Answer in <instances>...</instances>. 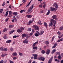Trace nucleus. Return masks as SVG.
Masks as SVG:
<instances>
[{
	"instance_id": "obj_59",
	"label": "nucleus",
	"mask_w": 63,
	"mask_h": 63,
	"mask_svg": "<svg viewBox=\"0 0 63 63\" xmlns=\"http://www.w3.org/2000/svg\"><path fill=\"white\" fill-rule=\"evenodd\" d=\"M60 40V41L61 42V41H62L63 40V38H62V39H61Z\"/></svg>"
},
{
	"instance_id": "obj_57",
	"label": "nucleus",
	"mask_w": 63,
	"mask_h": 63,
	"mask_svg": "<svg viewBox=\"0 0 63 63\" xmlns=\"http://www.w3.org/2000/svg\"><path fill=\"white\" fill-rule=\"evenodd\" d=\"M9 62H10V63H14V62L11 61V60H10L9 61Z\"/></svg>"
},
{
	"instance_id": "obj_22",
	"label": "nucleus",
	"mask_w": 63,
	"mask_h": 63,
	"mask_svg": "<svg viewBox=\"0 0 63 63\" xmlns=\"http://www.w3.org/2000/svg\"><path fill=\"white\" fill-rule=\"evenodd\" d=\"M55 51H56V50H55V49H53L51 52L52 54H53V53H54V52H55Z\"/></svg>"
},
{
	"instance_id": "obj_21",
	"label": "nucleus",
	"mask_w": 63,
	"mask_h": 63,
	"mask_svg": "<svg viewBox=\"0 0 63 63\" xmlns=\"http://www.w3.org/2000/svg\"><path fill=\"white\" fill-rule=\"evenodd\" d=\"M12 55L13 56H16L17 55V54L16 52L13 53L12 54Z\"/></svg>"
},
{
	"instance_id": "obj_17",
	"label": "nucleus",
	"mask_w": 63,
	"mask_h": 63,
	"mask_svg": "<svg viewBox=\"0 0 63 63\" xmlns=\"http://www.w3.org/2000/svg\"><path fill=\"white\" fill-rule=\"evenodd\" d=\"M13 14L14 16H16L17 15V12H14Z\"/></svg>"
},
{
	"instance_id": "obj_43",
	"label": "nucleus",
	"mask_w": 63,
	"mask_h": 63,
	"mask_svg": "<svg viewBox=\"0 0 63 63\" xmlns=\"http://www.w3.org/2000/svg\"><path fill=\"white\" fill-rule=\"evenodd\" d=\"M34 35H35V37H37V36H38V34L37 33H35L34 34Z\"/></svg>"
},
{
	"instance_id": "obj_32",
	"label": "nucleus",
	"mask_w": 63,
	"mask_h": 63,
	"mask_svg": "<svg viewBox=\"0 0 63 63\" xmlns=\"http://www.w3.org/2000/svg\"><path fill=\"white\" fill-rule=\"evenodd\" d=\"M45 44H46V45H48V44H49V42L48 41H46L45 42Z\"/></svg>"
},
{
	"instance_id": "obj_53",
	"label": "nucleus",
	"mask_w": 63,
	"mask_h": 63,
	"mask_svg": "<svg viewBox=\"0 0 63 63\" xmlns=\"http://www.w3.org/2000/svg\"><path fill=\"white\" fill-rule=\"evenodd\" d=\"M57 43H55V44L54 45V46H55V47H56V46H57Z\"/></svg>"
},
{
	"instance_id": "obj_27",
	"label": "nucleus",
	"mask_w": 63,
	"mask_h": 63,
	"mask_svg": "<svg viewBox=\"0 0 63 63\" xmlns=\"http://www.w3.org/2000/svg\"><path fill=\"white\" fill-rule=\"evenodd\" d=\"M50 14V10H49L48 11V12L46 14L47 15H48L49 14Z\"/></svg>"
},
{
	"instance_id": "obj_20",
	"label": "nucleus",
	"mask_w": 63,
	"mask_h": 63,
	"mask_svg": "<svg viewBox=\"0 0 63 63\" xmlns=\"http://www.w3.org/2000/svg\"><path fill=\"white\" fill-rule=\"evenodd\" d=\"M26 11V10H21L20 11V12L21 13H23V12H25Z\"/></svg>"
},
{
	"instance_id": "obj_46",
	"label": "nucleus",
	"mask_w": 63,
	"mask_h": 63,
	"mask_svg": "<svg viewBox=\"0 0 63 63\" xmlns=\"http://www.w3.org/2000/svg\"><path fill=\"white\" fill-rule=\"evenodd\" d=\"M6 31H7V30L6 29V28H5L4 29L3 32H6Z\"/></svg>"
},
{
	"instance_id": "obj_61",
	"label": "nucleus",
	"mask_w": 63,
	"mask_h": 63,
	"mask_svg": "<svg viewBox=\"0 0 63 63\" xmlns=\"http://www.w3.org/2000/svg\"><path fill=\"white\" fill-rule=\"evenodd\" d=\"M8 19H9L8 18L6 19H5V21H6V22H7V21H8Z\"/></svg>"
},
{
	"instance_id": "obj_55",
	"label": "nucleus",
	"mask_w": 63,
	"mask_h": 63,
	"mask_svg": "<svg viewBox=\"0 0 63 63\" xmlns=\"http://www.w3.org/2000/svg\"><path fill=\"white\" fill-rule=\"evenodd\" d=\"M4 62L3 60H1L0 61V63H3Z\"/></svg>"
},
{
	"instance_id": "obj_41",
	"label": "nucleus",
	"mask_w": 63,
	"mask_h": 63,
	"mask_svg": "<svg viewBox=\"0 0 63 63\" xmlns=\"http://www.w3.org/2000/svg\"><path fill=\"white\" fill-rule=\"evenodd\" d=\"M13 48L12 47H11L10 48V51H12L13 50Z\"/></svg>"
},
{
	"instance_id": "obj_54",
	"label": "nucleus",
	"mask_w": 63,
	"mask_h": 63,
	"mask_svg": "<svg viewBox=\"0 0 63 63\" xmlns=\"http://www.w3.org/2000/svg\"><path fill=\"white\" fill-rule=\"evenodd\" d=\"M26 1V0H22V2L23 3H24V2H25Z\"/></svg>"
},
{
	"instance_id": "obj_48",
	"label": "nucleus",
	"mask_w": 63,
	"mask_h": 63,
	"mask_svg": "<svg viewBox=\"0 0 63 63\" xmlns=\"http://www.w3.org/2000/svg\"><path fill=\"white\" fill-rule=\"evenodd\" d=\"M57 34H58V35H60L61 34L60 33V32L59 31L58 32H57Z\"/></svg>"
},
{
	"instance_id": "obj_49",
	"label": "nucleus",
	"mask_w": 63,
	"mask_h": 63,
	"mask_svg": "<svg viewBox=\"0 0 63 63\" xmlns=\"http://www.w3.org/2000/svg\"><path fill=\"white\" fill-rule=\"evenodd\" d=\"M53 57H51L50 59L49 60H51V61H52V59H53Z\"/></svg>"
},
{
	"instance_id": "obj_35",
	"label": "nucleus",
	"mask_w": 63,
	"mask_h": 63,
	"mask_svg": "<svg viewBox=\"0 0 63 63\" xmlns=\"http://www.w3.org/2000/svg\"><path fill=\"white\" fill-rule=\"evenodd\" d=\"M58 58L59 59H60L61 58V57L60 55H59V56L58 57Z\"/></svg>"
},
{
	"instance_id": "obj_34",
	"label": "nucleus",
	"mask_w": 63,
	"mask_h": 63,
	"mask_svg": "<svg viewBox=\"0 0 63 63\" xmlns=\"http://www.w3.org/2000/svg\"><path fill=\"white\" fill-rule=\"evenodd\" d=\"M6 55H7V54H3L1 55V57H4V56H6Z\"/></svg>"
},
{
	"instance_id": "obj_36",
	"label": "nucleus",
	"mask_w": 63,
	"mask_h": 63,
	"mask_svg": "<svg viewBox=\"0 0 63 63\" xmlns=\"http://www.w3.org/2000/svg\"><path fill=\"white\" fill-rule=\"evenodd\" d=\"M33 34V33H30L29 34V37H30L31 36H32V35Z\"/></svg>"
},
{
	"instance_id": "obj_18",
	"label": "nucleus",
	"mask_w": 63,
	"mask_h": 63,
	"mask_svg": "<svg viewBox=\"0 0 63 63\" xmlns=\"http://www.w3.org/2000/svg\"><path fill=\"white\" fill-rule=\"evenodd\" d=\"M37 23L38 24H39L40 25H42V22H41V21L40 20L38 21L37 22Z\"/></svg>"
},
{
	"instance_id": "obj_39",
	"label": "nucleus",
	"mask_w": 63,
	"mask_h": 63,
	"mask_svg": "<svg viewBox=\"0 0 63 63\" xmlns=\"http://www.w3.org/2000/svg\"><path fill=\"white\" fill-rule=\"evenodd\" d=\"M0 12L1 13H2V12H3V9H0Z\"/></svg>"
},
{
	"instance_id": "obj_29",
	"label": "nucleus",
	"mask_w": 63,
	"mask_h": 63,
	"mask_svg": "<svg viewBox=\"0 0 63 63\" xmlns=\"http://www.w3.org/2000/svg\"><path fill=\"white\" fill-rule=\"evenodd\" d=\"M60 52H56V55H60Z\"/></svg>"
},
{
	"instance_id": "obj_6",
	"label": "nucleus",
	"mask_w": 63,
	"mask_h": 63,
	"mask_svg": "<svg viewBox=\"0 0 63 63\" xmlns=\"http://www.w3.org/2000/svg\"><path fill=\"white\" fill-rule=\"evenodd\" d=\"M52 17L53 19H55L56 20H57L58 19L57 18V16L56 15L53 16H52Z\"/></svg>"
},
{
	"instance_id": "obj_24",
	"label": "nucleus",
	"mask_w": 63,
	"mask_h": 63,
	"mask_svg": "<svg viewBox=\"0 0 63 63\" xmlns=\"http://www.w3.org/2000/svg\"><path fill=\"white\" fill-rule=\"evenodd\" d=\"M11 40H8V41H6V43H11Z\"/></svg>"
},
{
	"instance_id": "obj_14",
	"label": "nucleus",
	"mask_w": 63,
	"mask_h": 63,
	"mask_svg": "<svg viewBox=\"0 0 63 63\" xmlns=\"http://www.w3.org/2000/svg\"><path fill=\"white\" fill-rule=\"evenodd\" d=\"M53 25V24L52 22H50L49 24V26L50 27V26H51Z\"/></svg>"
},
{
	"instance_id": "obj_25",
	"label": "nucleus",
	"mask_w": 63,
	"mask_h": 63,
	"mask_svg": "<svg viewBox=\"0 0 63 63\" xmlns=\"http://www.w3.org/2000/svg\"><path fill=\"white\" fill-rule=\"evenodd\" d=\"M38 48V47H33V49H36V50H37V49Z\"/></svg>"
},
{
	"instance_id": "obj_8",
	"label": "nucleus",
	"mask_w": 63,
	"mask_h": 63,
	"mask_svg": "<svg viewBox=\"0 0 63 63\" xmlns=\"http://www.w3.org/2000/svg\"><path fill=\"white\" fill-rule=\"evenodd\" d=\"M50 11H55V8L54 7H51L50 8Z\"/></svg>"
},
{
	"instance_id": "obj_40",
	"label": "nucleus",
	"mask_w": 63,
	"mask_h": 63,
	"mask_svg": "<svg viewBox=\"0 0 63 63\" xmlns=\"http://www.w3.org/2000/svg\"><path fill=\"white\" fill-rule=\"evenodd\" d=\"M14 20H15V22H17V20L16 19V18H14Z\"/></svg>"
},
{
	"instance_id": "obj_1",
	"label": "nucleus",
	"mask_w": 63,
	"mask_h": 63,
	"mask_svg": "<svg viewBox=\"0 0 63 63\" xmlns=\"http://www.w3.org/2000/svg\"><path fill=\"white\" fill-rule=\"evenodd\" d=\"M53 6L55 7V10L54 11V12H56V11L58 9V4H57L56 3H55L54 4H53Z\"/></svg>"
},
{
	"instance_id": "obj_37",
	"label": "nucleus",
	"mask_w": 63,
	"mask_h": 63,
	"mask_svg": "<svg viewBox=\"0 0 63 63\" xmlns=\"http://www.w3.org/2000/svg\"><path fill=\"white\" fill-rule=\"evenodd\" d=\"M4 49H3V47H1L0 48V50H1L2 51H4Z\"/></svg>"
},
{
	"instance_id": "obj_5",
	"label": "nucleus",
	"mask_w": 63,
	"mask_h": 63,
	"mask_svg": "<svg viewBox=\"0 0 63 63\" xmlns=\"http://www.w3.org/2000/svg\"><path fill=\"white\" fill-rule=\"evenodd\" d=\"M38 60H42V61H44L45 59V58L44 57H41L40 58H38Z\"/></svg>"
},
{
	"instance_id": "obj_62",
	"label": "nucleus",
	"mask_w": 63,
	"mask_h": 63,
	"mask_svg": "<svg viewBox=\"0 0 63 63\" xmlns=\"http://www.w3.org/2000/svg\"><path fill=\"white\" fill-rule=\"evenodd\" d=\"M29 22L30 23V24L31 23H31H32V22L31 20L29 21Z\"/></svg>"
},
{
	"instance_id": "obj_31",
	"label": "nucleus",
	"mask_w": 63,
	"mask_h": 63,
	"mask_svg": "<svg viewBox=\"0 0 63 63\" xmlns=\"http://www.w3.org/2000/svg\"><path fill=\"white\" fill-rule=\"evenodd\" d=\"M19 55H20V56H23V54L19 52Z\"/></svg>"
},
{
	"instance_id": "obj_52",
	"label": "nucleus",
	"mask_w": 63,
	"mask_h": 63,
	"mask_svg": "<svg viewBox=\"0 0 63 63\" xmlns=\"http://www.w3.org/2000/svg\"><path fill=\"white\" fill-rule=\"evenodd\" d=\"M36 44H35V43H33L32 45V47H35V46H36Z\"/></svg>"
},
{
	"instance_id": "obj_23",
	"label": "nucleus",
	"mask_w": 63,
	"mask_h": 63,
	"mask_svg": "<svg viewBox=\"0 0 63 63\" xmlns=\"http://www.w3.org/2000/svg\"><path fill=\"white\" fill-rule=\"evenodd\" d=\"M41 52L42 54H45L46 53V51L44 50H42L41 51Z\"/></svg>"
},
{
	"instance_id": "obj_58",
	"label": "nucleus",
	"mask_w": 63,
	"mask_h": 63,
	"mask_svg": "<svg viewBox=\"0 0 63 63\" xmlns=\"http://www.w3.org/2000/svg\"><path fill=\"white\" fill-rule=\"evenodd\" d=\"M35 51H36V50H33L32 52V53H34V52H35Z\"/></svg>"
},
{
	"instance_id": "obj_38",
	"label": "nucleus",
	"mask_w": 63,
	"mask_h": 63,
	"mask_svg": "<svg viewBox=\"0 0 63 63\" xmlns=\"http://www.w3.org/2000/svg\"><path fill=\"white\" fill-rule=\"evenodd\" d=\"M4 51H6L8 50V49L6 48H4Z\"/></svg>"
},
{
	"instance_id": "obj_28",
	"label": "nucleus",
	"mask_w": 63,
	"mask_h": 63,
	"mask_svg": "<svg viewBox=\"0 0 63 63\" xmlns=\"http://www.w3.org/2000/svg\"><path fill=\"white\" fill-rule=\"evenodd\" d=\"M44 31H42L40 33V35H43V34H44Z\"/></svg>"
},
{
	"instance_id": "obj_60",
	"label": "nucleus",
	"mask_w": 63,
	"mask_h": 63,
	"mask_svg": "<svg viewBox=\"0 0 63 63\" xmlns=\"http://www.w3.org/2000/svg\"><path fill=\"white\" fill-rule=\"evenodd\" d=\"M46 4H45L43 5V7H44V8H45V7H46Z\"/></svg>"
},
{
	"instance_id": "obj_4",
	"label": "nucleus",
	"mask_w": 63,
	"mask_h": 63,
	"mask_svg": "<svg viewBox=\"0 0 63 63\" xmlns=\"http://www.w3.org/2000/svg\"><path fill=\"white\" fill-rule=\"evenodd\" d=\"M32 55L34 57V60H36L37 59V57H38V55L37 54H32Z\"/></svg>"
},
{
	"instance_id": "obj_47",
	"label": "nucleus",
	"mask_w": 63,
	"mask_h": 63,
	"mask_svg": "<svg viewBox=\"0 0 63 63\" xmlns=\"http://www.w3.org/2000/svg\"><path fill=\"white\" fill-rule=\"evenodd\" d=\"M5 3L4 2L2 4V6H5Z\"/></svg>"
},
{
	"instance_id": "obj_11",
	"label": "nucleus",
	"mask_w": 63,
	"mask_h": 63,
	"mask_svg": "<svg viewBox=\"0 0 63 63\" xmlns=\"http://www.w3.org/2000/svg\"><path fill=\"white\" fill-rule=\"evenodd\" d=\"M26 37V34L25 33H24L22 35V37L23 38Z\"/></svg>"
},
{
	"instance_id": "obj_3",
	"label": "nucleus",
	"mask_w": 63,
	"mask_h": 63,
	"mask_svg": "<svg viewBox=\"0 0 63 63\" xmlns=\"http://www.w3.org/2000/svg\"><path fill=\"white\" fill-rule=\"evenodd\" d=\"M33 27V28H35L34 29L35 30H39L40 29V28L39 27H38L36 25H34Z\"/></svg>"
},
{
	"instance_id": "obj_50",
	"label": "nucleus",
	"mask_w": 63,
	"mask_h": 63,
	"mask_svg": "<svg viewBox=\"0 0 63 63\" xmlns=\"http://www.w3.org/2000/svg\"><path fill=\"white\" fill-rule=\"evenodd\" d=\"M39 6L40 8H42V7H43V5H42V4L40 5Z\"/></svg>"
},
{
	"instance_id": "obj_9",
	"label": "nucleus",
	"mask_w": 63,
	"mask_h": 63,
	"mask_svg": "<svg viewBox=\"0 0 63 63\" xmlns=\"http://www.w3.org/2000/svg\"><path fill=\"white\" fill-rule=\"evenodd\" d=\"M50 52V50L48 49H47L46 52V54H47V55H48V54H49Z\"/></svg>"
},
{
	"instance_id": "obj_16",
	"label": "nucleus",
	"mask_w": 63,
	"mask_h": 63,
	"mask_svg": "<svg viewBox=\"0 0 63 63\" xmlns=\"http://www.w3.org/2000/svg\"><path fill=\"white\" fill-rule=\"evenodd\" d=\"M32 16L31 15H28L26 16L27 17H28V18H31Z\"/></svg>"
},
{
	"instance_id": "obj_51",
	"label": "nucleus",
	"mask_w": 63,
	"mask_h": 63,
	"mask_svg": "<svg viewBox=\"0 0 63 63\" xmlns=\"http://www.w3.org/2000/svg\"><path fill=\"white\" fill-rule=\"evenodd\" d=\"M51 61L49 60L48 61V63H51Z\"/></svg>"
},
{
	"instance_id": "obj_2",
	"label": "nucleus",
	"mask_w": 63,
	"mask_h": 63,
	"mask_svg": "<svg viewBox=\"0 0 63 63\" xmlns=\"http://www.w3.org/2000/svg\"><path fill=\"white\" fill-rule=\"evenodd\" d=\"M34 7V4H33L32 5V6L28 10V11L27 12L28 14H29V13H31V10H32V9Z\"/></svg>"
},
{
	"instance_id": "obj_45",
	"label": "nucleus",
	"mask_w": 63,
	"mask_h": 63,
	"mask_svg": "<svg viewBox=\"0 0 63 63\" xmlns=\"http://www.w3.org/2000/svg\"><path fill=\"white\" fill-rule=\"evenodd\" d=\"M18 36H16V35H15L13 37L14 38H16L17 37H18Z\"/></svg>"
},
{
	"instance_id": "obj_64",
	"label": "nucleus",
	"mask_w": 63,
	"mask_h": 63,
	"mask_svg": "<svg viewBox=\"0 0 63 63\" xmlns=\"http://www.w3.org/2000/svg\"><path fill=\"white\" fill-rule=\"evenodd\" d=\"M61 63H63V59L61 61Z\"/></svg>"
},
{
	"instance_id": "obj_30",
	"label": "nucleus",
	"mask_w": 63,
	"mask_h": 63,
	"mask_svg": "<svg viewBox=\"0 0 63 63\" xmlns=\"http://www.w3.org/2000/svg\"><path fill=\"white\" fill-rule=\"evenodd\" d=\"M8 37H7V36L6 35H5L3 36V38L4 39H7Z\"/></svg>"
},
{
	"instance_id": "obj_12",
	"label": "nucleus",
	"mask_w": 63,
	"mask_h": 63,
	"mask_svg": "<svg viewBox=\"0 0 63 63\" xmlns=\"http://www.w3.org/2000/svg\"><path fill=\"white\" fill-rule=\"evenodd\" d=\"M44 25L45 26H46V28H47V24L46 23V22H44Z\"/></svg>"
},
{
	"instance_id": "obj_10",
	"label": "nucleus",
	"mask_w": 63,
	"mask_h": 63,
	"mask_svg": "<svg viewBox=\"0 0 63 63\" xmlns=\"http://www.w3.org/2000/svg\"><path fill=\"white\" fill-rule=\"evenodd\" d=\"M23 43L24 44H27L28 43V40H25L23 41Z\"/></svg>"
},
{
	"instance_id": "obj_13",
	"label": "nucleus",
	"mask_w": 63,
	"mask_h": 63,
	"mask_svg": "<svg viewBox=\"0 0 63 63\" xmlns=\"http://www.w3.org/2000/svg\"><path fill=\"white\" fill-rule=\"evenodd\" d=\"M14 32H15L14 30H13L12 31H10L9 32V34L10 35V34H12V33H14Z\"/></svg>"
},
{
	"instance_id": "obj_63",
	"label": "nucleus",
	"mask_w": 63,
	"mask_h": 63,
	"mask_svg": "<svg viewBox=\"0 0 63 63\" xmlns=\"http://www.w3.org/2000/svg\"><path fill=\"white\" fill-rule=\"evenodd\" d=\"M13 59H14L15 60L16 59V57H14L13 58Z\"/></svg>"
},
{
	"instance_id": "obj_15",
	"label": "nucleus",
	"mask_w": 63,
	"mask_h": 63,
	"mask_svg": "<svg viewBox=\"0 0 63 63\" xmlns=\"http://www.w3.org/2000/svg\"><path fill=\"white\" fill-rule=\"evenodd\" d=\"M18 33H21L22 32V30H20L19 29H18L17 31Z\"/></svg>"
},
{
	"instance_id": "obj_44",
	"label": "nucleus",
	"mask_w": 63,
	"mask_h": 63,
	"mask_svg": "<svg viewBox=\"0 0 63 63\" xmlns=\"http://www.w3.org/2000/svg\"><path fill=\"white\" fill-rule=\"evenodd\" d=\"M13 27V25H10L9 26V28H12Z\"/></svg>"
},
{
	"instance_id": "obj_33",
	"label": "nucleus",
	"mask_w": 63,
	"mask_h": 63,
	"mask_svg": "<svg viewBox=\"0 0 63 63\" xmlns=\"http://www.w3.org/2000/svg\"><path fill=\"white\" fill-rule=\"evenodd\" d=\"M9 15H12V12L11 11H9Z\"/></svg>"
},
{
	"instance_id": "obj_42",
	"label": "nucleus",
	"mask_w": 63,
	"mask_h": 63,
	"mask_svg": "<svg viewBox=\"0 0 63 63\" xmlns=\"http://www.w3.org/2000/svg\"><path fill=\"white\" fill-rule=\"evenodd\" d=\"M31 30H32L31 28H29L28 29V31H30Z\"/></svg>"
},
{
	"instance_id": "obj_56",
	"label": "nucleus",
	"mask_w": 63,
	"mask_h": 63,
	"mask_svg": "<svg viewBox=\"0 0 63 63\" xmlns=\"http://www.w3.org/2000/svg\"><path fill=\"white\" fill-rule=\"evenodd\" d=\"M32 62V60H30L28 62V63H31Z\"/></svg>"
},
{
	"instance_id": "obj_7",
	"label": "nucleus",
	"mask_w": 63,
	"mask_h": 63,
	"mask_svg": "<svg viewBox=\"0 0 63 63\" xmlns=\"http://www.w3.org/2000/svg\"><path fill=\"white\" fill-rule=\"evenodd\" d=\"M51 22L52 23H53L54 24H56V21L53 19H52L51 20Z\"/></svg>"
},
{
	"instance_id": "obj_26",
	"label": "nucleus",
	"mask_w": 63,
	"mask_h": 63,
	"mask_svg": "<svg viewBox=\"0 0 63 63\" xmlns=\"http://www.w3.org/2000/svg\"><path fill=\"white\" fill-rule=\"evenodd\" d=\"M59 30H63V26H62L60 27Z\"/></svg>"
},
{
	"instance_id": "obj_19",
	"label": "nucleus",
	"mask_w": 63,
	"mask_h": 63,
	"mask_svg": "<svg viewBox=\"0 0 63 63\" xmlns=\"http://www.w3.org/2000/svg\"><path fill=\"white\" fill-rule=\"evenodd\" d=\"M25 27L23 28V27H20V29L21 30H24L25 29Z\"/></svg>"
}]
</instances>
